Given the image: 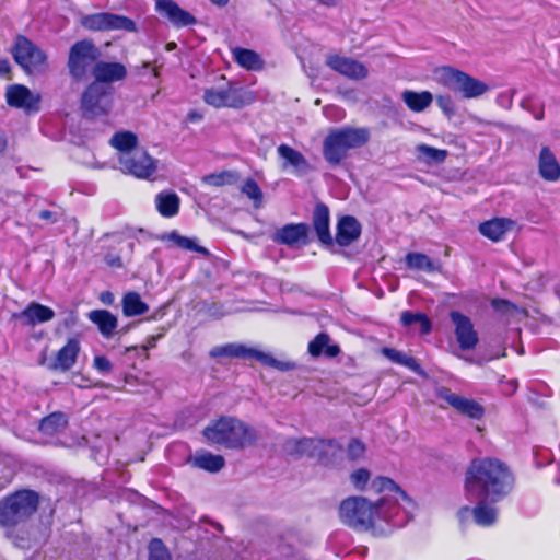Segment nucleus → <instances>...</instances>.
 Segmentation results:
<instances>
[{
  "instance_id": "f257e3e1",
  "label": "nucleus",
  "mask_w": 560,
  "mask_h": 560,
  "mask_svg": "<svg viewBox=\"0 0 560 560\" xmlns=\"http://www.w3.org/2000/svg\"><path fill=\"white\" fill-rule=\"evenodd\" d=\"M514 478L509 467L490 457L474 459L465 476L466 499L502 500L512 490Z\"/></svg>"
},
{
  "instance_id": "f03ea898",
  "label": "nucleus",
  "mask_w": 560,
  "mask_h": 560,
  "mask_svg": "<svg viewBox=\"0 0 560 560\" xmlns=\"http://www.w3.org/2000/svg\"><path fill=\"white\" fill-rule=\"evenodd\" d=\"M371 488L384 495L375 503V523L384 521L393 527H402L412 517L415 502L390 478L377 477Z\"/></svg>"
},
{
  "instance_id": "7ed1b4c3",
  "label": "nucleus",
  "mask_w": 560,
  "mask_h": 560,
  "mask_svg": "<svg viewBox=\"0 0 560 560\" xmlns=\"http://www.w3.org/2000/svg\"><path fill=\"white\" fill-rule=\"evenodd\" d=\"M205 438L231 450H242L257 440V432L234 417H221L203 429Z\"/></svg>"
},
{
  "instance_id": "20e7f679",
  "label": "nucleus",
  "mask_w": 560,
  "mask_h": 560,
  "mask_svg": "<svg viewBox=\"0 0 560 560\" xmlns=\"http://www.w3.org/2000/svg\"><path fill=\"white\" fill-rule=\"evenodd\" d=\"M370 131L365 127H341L331 129L323 141V156L330 166H338L347 156L348 151L366 144Z\"/></svg>"
},
{
  "instance_id": "39448f33",
  "label": "nucleus",
  "mask_w": 560,
  "mask_h": 560,
  "mask_svg": "<svg viewBox=\"0 0 560 560\" xmlns=\"http://www.w3.org/2000/svg\"><path fill=\"white\" fill-rule=\"evenodd\" d=\"M39 495L33 490H19L0 500V526L10 534L24 525L37 511Z\"/></svg>"
},
{
  "instance_id": "423d86ee",
  "label": "nucleus",
  "mask_w": 560,
  "mask_h": 560,
  "mask_svg": "<svg viewBox=\"0 0 560 560\" xmlns=\"http://www.w3.org/2000/svg\"><path fill=\"white\" fill-rule=\"evenodd\" d=\"M14 61L27 74L43 73L48 68L47 54L25 35H18L10 49Z\"/></svg>"
},
{
  "instance_id": "0eeeda50",
  "label": "nucleus",
  "mask_w": 560,
  "mask_h": 560,
  "mask_svg": "<svg viewBox=\"0 0 560 560\" xmlns=\"http://www.w3.org/2000/svg\"><path fill=\"white\" fill-rule=\"evenodd\" d=\"M438 81L465 98L479 97L489 90L485 82L452 67H442L438 71Z\"/></svg>"
},
{
  "instance_id": "6e6552de",
  "label": "nucleus",
  "mask_w": 560,
  "mask_h": 560,
  "mask_svg": "<svg viewBox=\"0 0 560 560\" xmlns=\"http://www.w3.org/2000/svg\"><path fill=\"white\" fill-rule=\"evenodd\" d=\"M340 518L345 524L357 529L375 527V503L362 497L343 500L339 508Z\"/></svg>"
},
{
  "instance_id": "1a4fd4ad",
  "label": "nucleus",
  "mask_w": 560,
  "mask_h": 560,
  "mask_svg": "<svg viewBox=\"0 0 560 560\" xmlns=\"http://www.w3.org/2000/svg\"><path fill=\"white\" fill-rule=\"evenodd\" d=\"M113 106V91L109 85L92 82L81 97V109L88 119L105 117Z\"/></svg>"
},
{
  "instance_id": "9d476101",
  "label": "nucleus",
  "mask_w": 560,
  "mask_h": 560,
  "mask_svg": "<svg viewBox=\"0 0 560 560\" xmlns=\"http://www.w3.org/2000/svg\"><path fill=\"white\" fill-rule=\"evenodd\" d=\"M100 56L101 51L92 39L75 42L69 49L67 62L71 78L77 81L84 79L88 70L97 62Z\"/></svg>"
},
{
  "instance_id": "9b49d317",
  "label": "nucleus",
  "mask_w": 560,
  "mask_h": 560,
  "mask_svg": "<svg viewBox=\"0 0 560 560\" xmlns=\"http://www.w3.org/2000/svg\"><path fill=\"white\" fill-rule=\"evenodd\" d=\"M81 25L90 31L105 32V31H127L136 32V23L125 16L109 12H98L84 15L81 19Z\"/></svg>"
},
{
  "instance_id": "f8f14e48",
  "label": "nucleus",
  "mask_w": 560,
  "mask_h": 560,
  "mask_svg": "<svg viewBox=\"0 0 560 560\" xmlns=\"http://www.w3.org/2000/svg\"><path fill=\"white\" fill-rule=\"evenodd\" d=\"M119 170L140 179L150 178L156 171V160L144 150H133L118 156Z\"/></svg>"
},
{
  "instance_id": "ddd939ff",
  "label": "nucleus",
  "mask_w": 560,
  "mask_h": 560,
  "mask_svg": "<svg viewBox=\"0 0 560 560\" xmlns=\"http://www.w3.org/2000/svg\"><path fill=\"white\" fill-rule=\"evenodd\" d=\"M470 502H475L476 505L470 509L465 505L458 511V518L460 523H464L469 516H472L474 522L482 527L492 526L498 518V510L493 505L495 502H491V499H467Z\"/></svg>"
},
{
  "instance_id": "4468645a",
  "label": "nucleus",
  "mask_w": 560,
  "mask_h": 560,
  "mask_svg": "<svg viewBox=\"0 0 560 560\" xmlns=\"http://www.w3.org/2000/svg\"><path fill=\"white\" fill-rule=\"evenodd\" d=\"M202 98L206 104L215 108H241L245 105L242 89H238L231 83H229L225 89H206Z\"/></svg>"
},
{
  "instance_id": "2eb2a0df",
  "label": "nucleus",
  "mask_w": 560,
  "mask_h": 560,
  "mask_svg": "<svg viewBox=\"0 0 560 560\" xmlns=\"http://www.w3.org/2000/svg\"><path fill=\"white\" fill-rule=\"evenodd\" d=\"M5 100L9 106L31 114L39 110L42 97L38 93H33L25 85L13 84L7 89Z\"/></svg>"
},
{
  "instance_id": "dca6fc26",
  "label": "nucleus",
  "mask_w": 560,
  "mask_h": 560,
  "mask_svg": "<svg viewBox=\"0 0 560 560\" xmlns=\"http://www.w3.org/2000/svg\"><path fill=\"white\" fill-rule=\"evenodd\" d=\"M436 395L463 416L479 420L485 415V408L478 401L452 393L446 387L439 388Z\"/></svg>"
},
{
  "instance_id": "f3484780",
  "label": "nucleus",
  "mask_w": 560,
  "mask_h": 560,
  "mask_svg": "<svg viewBox=\"0 0 560 560\" xmlns=\"http://www.w3.org/2000/svg\"><path fill=\"white\" fill-rule=\"evenodd\" d=\"M450 317L455 326V336L462 350L476 348L479 338L470 318L458 311H452Z\"/></svg>"
},
{
  "instance_id": "a211bd4d",
  "label": "nucleus",
  "mask_w": 560,
  "mask_h": 560,
  "mask_svg": "<svg viewBox=\"0 0 560 560\" xmlns=\"http://www.w3.org/2000/svg\"><path fill=\"white\" fill-rule=\"evenodd\" d=\"M155 10L175 27H185L197 23L196 18L182 9L173 0H156Z\"/></svg>"
},
{
  "instance_id": "6ab92c4d",
  "label": "nucleus",
  "mask_w": 560,
  "mask_h": 560,
  "mask_svg": "<svg viewBox=\"0 0 560 560\" xmlns=\"http://www.w3.org/2000/svg\"><path fill=\"white\" fill-rule=\"evenodd\" d=\"M326 63L332 70L350 79L359 80L368 75V69L363 63L348 57L331 55L327 58Z\"/></svg>"
},
{
  "instance_id": "aec40b11",
  "label": "nucleus",
  "mask_w": 560,
  "mask_h": 560,
  "mask_svg": "<svg viewBox=\"0 0 560 560\" xmlns=\"http://www.w3.org/2000/svg\"><path fill=\"white\" fill-rule=\"evenodd\" d=\"M55 317L52 308L37 302H31L23 311L14 313L12 318L25 326H35L51 320Z\"/></svg>"
},
{
  "instance_id": "412c9836",
  "label": "nucleus",
  "mask_w": 560,
  "mask_h": 560,
  "mask_svg": "<svg viewBox=\"0 0 560 560\" xmlns=\"http://www.w3.org/2000/svg\"><path fill=\"white\" fill-rule=\"evenodd\" d=\"M94 82L107 85L116 81H121L127 75L126 67L120 62L97 61L92 69Z\"/></svg>"
},
{
  "instance_id": "4be33fe9",
  "label": "nucleus",
  "mask_w": 560,
  "mask_h": 560,
  "mask_svg": "<svg viewBox=\"0 0 560 560\" xmlns=\"http://www.w3.org/2000/svg\"><path fill=\"white\" fill-rule=\"evenodd\" d=\"M80 349L79 340L70 338L67 343L58 350L48 368L55 371H69L77 363Z\"/></svg>"
},
{
  "instance_id": "5701e85b",
  "label": "nucleus",
  "mask_w": 560,
  "mask_h": 560,
  "mask_svg": "<svg viewBox=\"0 0 560 560\" xmlns=\"http://www.w3.org/2000/svg\"><path fill=\"white\" fill-rule=\"evenodd\" d=\"M308 226L305 223H289L278 229L272 236L273 242L287 246H294L300 242L305 243Z\"/></svg>"
},
{
  "instance_id": "b1692460",
  "label": "nucleus",
  "mask_w": 560,
  "mask_h": 560,
  "mask_svg": "<svg viewBox=\"0 0 560 560\" xmlns=\"http://www.w3.org/2000/svg\"><path fill=\"white\" fill-rule=\"evenodd\" d=\"M361 225L359 221L351 215L342 217L337 224L336 242L340 246H349L360 237Z\"/></svg>"
},
{
  "instance_id": "393cba45",
  "label": "nucleus",
  "mask_w": 560,
  "mask_h": 560,
  "mask_svg": "<svg viewBox=\"0 0 560 560\" xmlns=\"http://www.w3.org/2000/svg\"><path fill=\"white\" fill-rule=\"evenodd\" d=\"M279 156L283 160V167L291 166L298 175H303L311 170L306 158L298 150L288 144H280L277 148Z\"/></svg>"
},
{
  "instance_id": "a878e982",
  "label": "nucleus",
  "mask_w": 560,
  "mask_h": 560,
  "mask_svg": "<svg viewBox=\"0 0 560 560\" xmlns=\"http://www.w3.org/2000/svg\"><path fill=\"white\" fill-rule=\"evenodd\" d=\"M329 209L324 203H317L313 212V226L318 240L326 245L332 244V237L329 230Z\"/></svg>"
},
{
  "instance_id": "bb28decb",
  "label": "nucleus",
  "mask_w": 560,
  "mask_h": 560,
  "mask_svg": "<svg viewBox=\"0 0 560 560\" xmlns=\"http://www.w3.org/2000/svg\"><path fill=\"white\" fill-rule=\"evenodd\" d=\"M515 222L506 218H494L482 222L479 225V232L487 238L499 242L504 235L513 229Z\"/></svg>"
},
{
  "instance_id": "cd10ccee",
  "label": "nucleus",
  "mask_w": 560,
  "mask_h": 560,
  "mask_svg": "<svg viewBox=\"0 0 560 560\" xmlns=\"http://www.w3.org/2000/svg\"><path fill=\"white\" fill-rule=\"evenodd\" d=\"M538 170L540 176L548 182H557L560 178V164L548 147L540 150Z\"/></svg>"
},
{
  "instance_id": "c85d7f7f",
  "label": "nucleus",
  "mask_w": 560,
  "mask_h": 560,
  "mask_svg": "<svg viewBox=\"0 0 560 560\" xmlns=\"http://www.w3.org/2000/svg\"><path fill=\"white\" fill-rule=\"evenodd\" d=\"M318 443L319 439H289L284 443V450L290 455L316 458V451L320 446Z\"/></svg>"
},
{
  "instance_id": "c756f323",
  "label": "nucleus",
  "mask_w": 560,
  "mask_h": 560,
  "mask_svg": "<svg viewBox=\"0 0 560 560\" xmlns=\"http://www.w3.org/2000/svg\"><path fill=\"white\" fill-rule=\"evenodd\" d=\"M256 349L248 348L241 343H226L224 346H218L210 350V357L212 358H240V359H255Z\"/></svg>"
},
{
  "instance_id": "7c9ffc66",
  "label": "nucleus",
  "mask_w": 560,
  "mask_h": 560,
  "mask_svg": "<svg viewBox=\"0 0 560 560\" xmlns=\"http://www.w3.org/2000/svg\"><path fill=\"white\" fill-rule=\"evenodd\" d=\"M179 197L176 192L163 190L155 196L158 212L164 218H173L179 211Z\"/></svg>"
},
{
  "instance_id": "2f4dec72",
  "label": "nucleus",
  "mask_w": 560,
  "mask_h": 560,
  "mask_svg": "<svg viewBox=\"0 0 560 560\" xmlns=\"http://www.w3.org/2000/svg\"><path fill=\"white\" fill-rule=\"evenodd\" d=\"M401 100L410 110L421 113L432 104L433 95L429 91L416 92L406 90L401 93Z\"/></svg>"
},
{
  "instance_id": "473e14b6",
  "label": "nucleus",
  "mask_w": 560,
  "mask_h": 560,
  "mask_svg": "<svg viewBox=\"0 0 560 560\" xmlns=\"http://www.w3.org/2000/svg\"><path fill=\"white\" fill-rule=\"evenodd\" d=\"M68 416L62 411H55L44 417L38 424V431L52 436L61 432L68 425Z\"/></svg>"
},
{
  "instance_id": "72a5a7b5",
  "label": "nucleus",
  "mask_w": 560,
  "mask_h": 560,
  "mask_svg": "<svg viewBox=\"0 0 560 560\" xmlns=\"http://www.w3.org/2000/svg\"><path fill=\"white\" fill-rule=\"evenodd\" d=\"M330 337L326 332L318 334L308 343V353L312 357H319L324 354L327 358H335L340 353V348L337 345H329Z\"/></svg>"
},
{
  "instance_id": "f704fd0d",
  "label": "nucleus",
  "mask_w": 560,
  "mask_h": 560,
  "mask_svg": "<svg viewBox=\"0 0 560 560\" xmlns=\"http://www.w3.org/2000/svg\"><path fill=\"white\" fill-rule=\"evenodd\" d=\"M89 319L94 323L105 338L113 336L117 327V318L109 311L95 310L89 313Z\"/></svg>"
},
{
  "instance_id": "c9c22d12",
  "label": "nucleus",
  "mask_w": 560,
  "mask_h": 560,
  "mask_svg": "<svg viewBox=\"0 0 560 560\" xmlns=\"http://www.w3.org/2000/svg\"><path fill=\"white\" fill-rule=\"evenodd\" d=\"M189 462L194 467L206 470L208 472H218L225 465V459L223 456L214 455L210 452L197 453L192 458H190Z\"/></svg>"
},
{
  "instance_id": "e433bc0d",
  "label": "nucleus",
  "mask_w": 560,
  "mask_h": 560,
  "mask_svg": "<svg viewBox=\"0 0 560 560\" xmlns=\"http://www.w3.org/2000/svg\"><path fill=\"white\" fill-rule=\"evenodd\" d=\"M320 446L316 451V459L325 466L331 465L342 454V446L334 439H319Z\"/></svg>"
},
{
  "instance_id": "4c0bfd02",
  "label": "nucleus",
  "mask_w": 560,
  "mask_h": 560,
  "mask_svg": "<svg viewBox=\"0 0 560 560\" xmlns=\"http://www.w3.org/2000/svg\"><path fill=\"white\" fill-rule=\"evenodd\" d=\"M235 61L244 69L257 71L262 69L264 61L254 50L237 47L233 50Z\"/></svg>"
},
{
  "instance_id": "58836bf2",
  "label": "nucleus",
  "mask_w": 560,
  "mask_h": 560,
  "mask_svg": "<svg viewBox=\"0 0 560 560\" xmlns=\"http://www.w3.org/2000/svg\"><path fill=\"white\" fill-rule=\"evenodd\" d=\"M162 240L170 241L176 247L185 249V250H190V252L199 253V254H202L205 256L209 255V250L207 248H205L203 246L198 245L196 243L195 238L183 236V235H180L176 231H172V232H170L167 234H164L162 236Z\"/></svg>"
},
{
  "instance_id": "ea45409f",
  "label": "nucleus",
  "mask_w": 560,
  "mask_h": 560,
  "mask_svg": "<svg viewBox=\"0 0 560 560\" xmlns=\"http://www.w3.org/2000/svg\"><path fill=\"white\" fill-rule=\"evenodd\" d=\"M109 143L118 150V155L122 153H132L133 150H139L137 148L138 138L131 131H120L116 132Z\"/></svg>"
},
{
  "instance_id": "a19ab883",
  "label": "nucleus",
  "mask_w": 560,
  "mask_h": 560,
  "mask_svg": "<svg viewBox=\"0 0 560 560\" xmlns=\"http://www.w3.org/2000/svg\"><path fill=\"white\" fill-rule=\"evenodd\" d=\"M149 306L137 292H128L122 298V312L126 316H138L147 313Z\"/></svg>"
},
{
  "instance_id": "79ce46f5",
  "label": "nucleus",
  "mask_w": 560,
  "mask_h": 560,
  "mask_svg": "<svg viewBox=\"0 0 560 560\" xmlns=\"http://www.w3.org/2000/svg\"><path fill=\"white\" fill-rule=\"evenodd\" d=\"M382 352L392 362L406 366L419 375L423 373L421 365L415 358L393 348H383Z\"/></svg>"
},
{
  "instance_id": "37998d69",
  "label": "nucleus",
  "mask_w": 560,
  "mask_h": 560,
  "mask_svg": "<svg viewBox=\"0 0 560 560\" xmlns=\"http://www.w3.org/2000/svg\"><path fill=\"white\" fill-rule=\"evenodd\" d=\"M406 265L410 269L424 270L433 272L439 269V266L425 254L422 253H408L405 257Z\"/></svg>"
},
{
  "instance_id": "c03bdc74",
  "label": "nucleus",
  "mask_w": 560,
  "mask_h": 560,
  "mask_svg": "<svg viewBox=\"0 0 560 560\" xmlns=\"http://www.w3.org/2000/svg\"><path fill=\"white\" fill-rule=\"evenodd\" d=\"M240 175L237 172L223 171L217 174H209L203 176L202 182L207 185L221 187L225 185H234L238 182Z\"/></svg>"
},
{
  "instance_id": "a18cd8bd",
  "label": "nucleus",
  "mask_w": 560,
  "mask_h": 560,
  "mask_svg": "<svg viewBox=\"0 0 560 560\" xmlns=\"http://www.w3.org/2000/svg\"><path fill=\"white\" fill-rule=\"evenodd\" d=\"M400 322L404 326H410L415 323H419L421 334H429L432 329L430 319L423 313H411L409 311H405L401 313Z\"/></svg>"
},
{
  "instance_id": "49530a36",
  "label": "nucleus",
  "mask_w": 560,
  "mask_h": 560,
  "mask_svg": "<svg viewBox=\"0 0 560 560\" xmlns=\"http://www.w3.org/2000/svg\"><path fill=\"white\" fill-rule=\"evenodd\" d=\"M255 360L259 361L260 363H262L267 366L276 368L280 371H290L295 366L294 363L279 361V360L275 359L271 354L265 353L257 349H256V353H255Z\"/></svg>"
},
{
  "instance_id": "de8ad7c7",
  "label": "nucleus",
  "mask_w": 560,
  "mask_h": 560,
  "mask_svg": "<svg viewBox=\"0 0 560 560\" xmlns=\"http://www.w3.org/2000/svg\"><path fill=\"white\" fill-rule=\"evenodd\" d=\"M521 107L530 113L536 120H542L545 117L544 103L534 96L524 97Z\"/></svg>"
},
{
  "instance_id": "09e8293b",
  "label": "nucleus",
  "mask_w": 560,
  "mask_h": 560,
  "mask_svg": "<svg viewBox=\"0 0 560 560\" xmlns=\"http://www.w3.org/2000/svg\"><path fill=\"white\" fill-rule=\"evenodd\" d=\"M149 560H171V555L161 539L153 538L150 541Z\"/></svg>"
},
{
  "instance_id": "8fccbe9b",
  "label": "nucleus",
  "mask_w": 560,
  "mask_h": 560,
  "mask_svg": "<svg viewBox=\"0 0 560 560\" xmlns=\"http://www.w3.org/2000/svg\"><path fill=\"white\" fill-rule=\"evenodd\" d=\"M241 191L245 194L249 199H252L256 206H259L262 201V191L256 180L253 178H247L242 188Z\"/></svg>"
},
{
  "instance_id": "3c124183",
  "label": "nucleus",
  "mask_w": 560,
  "mask_h": 560,
  "mask_svg": "<svg viewBox=\"0 0 560 560\" xmlns=\"http://www.w3.org/2000/svg\"><path fill=\"white\" fill-rule=\"evenodd\" d=\"M417 150L427 161L443 162L447 156V152L445 150L436 149L427 144L418 145Z\"/></svg>"
},
{
  "instance_id": "603ef678",
  "label": "nucleus",
  "mask_w": 560,
  "mask_h": 560,
  "mask_svg": "<svg viewBox=\"0 0 560 560\" xmlns=\"http://www.w3.org/2000/svg\"><path fill=\"white\" fill-rule=\"evenodd\" d=\"M365 445L358 439H352L347 447V456L350 460H357L364 456Z\"/></svg>"
},
{
  "instance_id": "864d4df0",
  "label": "nucleus",
  "mask_w": 560,
  "mask_h": 560,
  "mask_svg": "<svg viewBox=\"0 0 560 560\" xmlns=\"http://www.w3.org/2000/svg\"><path fill=\"white\" fill-rule=\"evenodd\" d=\"M370 477H371V475L368 469L360 468V469L354 470L350 475V480H351L352 485L354 486V488L362 490L368 485Z\"/></svg>"
},
{
  "instance_id": "5fc2aeb1",
  "label": "nucleus",
  "mask_w": 560,
  "mask_h": 560,
  "mask_svg": "<svg viewBox=\"0 0 560 560\" xmlns=\"http://www.w3.org/2000/svg\"><path fill=\"white\" fill-rule=\"evenodd\" d=\"M436 104L447 117L455 114V104L450 95H438Z\"/></svg>"
},
{
  "instance_id": "6e6d98bb",
  "label": "nucleus",
  "mask_w": 560,
  "mask_h": 560,
  "mask_svg": "<svg viewBox=\"0 0 560 560\" xmlns=\"http://www.w3.org/2000/svg\"><path fill=\"white\" fill-rule=\"evenodd\" d=\"M93 366L101 374H108L113 370L112 362L105 355H96V357H94V359H93Z\"/></svg>"
},
{
  "instance_id": "4d7b16f0",
  "label": "nucleus",
  "mask_w": 560,
  "mask_h": 560,
  "mask_svg": "<svg viewBox=\"0 0 560 560\" xmlns=\"http://www.w3.org/2000/svg\"><path fill=\"white\" fill-rule=\"evenodd\" d=\"M492 307L500 313L508 314L515 310V305L504 299H493L491 301Z\"/></svg>"
},
{
  "instance_id": "13d9d810",
  "label": "nucleus",
  "mask_w": 560,
  "mask_h": 560,
  "mask_svg": "<svg viewBox=\"0 0 560 560\" xmlns=\"http://www.w3.org/2000/svg\"><path fill=\"white\" fill-rule=\"evenodd\" d=\"M155 342H156V337L152 336V337H150L148 339L147 343L143 345L141 348L135 347L133 349L136 351L141 352V354L144 357V359H147L148 358V351L155 347Z\"/></svg>"
},
{
  "instance_id": "bf43d9fd",
  "label": "nucleus",
  "mask_w": 560,
  "mask_h": 560,
  "mask_svg": "<svg viewBox=\"0 0 560 560\" xmlns=\"http://www.w3.org/2000/svg\"><path fill=\"white\" fill-rule=\"evenodd\" d=\"M105 262L115 268H120L122 266V260L119 255L116 254H107L105 256Z\"/></svg>"
},
{
  "instance_id": "052dcab7",
  "label": "nucleus",
  "mask_w": 560,
  "mask_h": 560,
  "mask_svg": "<svg viewBox=\"0 0 560 560\" xmlns=\"http://www.w3.org/2000/svg\"><path fill=\"white\" fill-rule=\"evenodd\" d=\"M38 217L42 220L49 221V222H57L58 221V213L50 211V210H42L38 214Z\"/></svg>"
},
{
  "instance_id": "680f3d73",
  "label": "nucleus",
  "mask_w": 560,
  "mask_h": 560,
  "mask_svg": "<svg viewBox=\"0 0 560 560\" xmlns=\"http://www.w3.org/2000/svg\"><path fill=\"white\" fill-rule=\"evenodd\" d=\"M114 300V294L110 291H104L100 294V301L105 305L113 304Z\"/></svg>"
},
{
  "instance_id": "e2e57ef3",
  "label": "nucleus",
  "mask_w": 560,
  "mask_h": 560,
  "mask_svg": "<svg viewBox=\"0 0 560 560\" xmlns=\"http://www.w3.org/2000/svg\"><path fill=\"white\" fill-rule=\"evenodd\" d=\"M11 71V65L8 59H0V75L4 77Z\"/></svg>"
},
{
  "instance_id": "0e129e2a",
  "label": "nucleus",
  "mask_w": 560,
  "mask_h": 560,
  "mask_svg": "<svg viewBox=\"0 0 560 560\" xmlns=\"http://www.w3.org/2000/svg\"><path fill=\"white\" fill-rule=\"evenodd\" d=\"M316 1L326 7H336L340 2V0H316Z\"/></svg>"
},
{
  "instance_id": "69168bd1",
  "label": "nucleus",
  "mask_w": 560,
  "mask_h": 560,
  "mask_svg": "<svg viewBox=\"0 0 560 560\" xmlns=\"http://www.w3.org/2000/svg\"><path fill=\"white\" fill-rule=\"evenodd\" d=\"M7 148V139L3 135H0V153Z\"/></svg>"
},
{
  "instance_id": "338daca9",
  "label": "nucleus",
  "mask_w": 560,
  "mask_h": 560,
  "mask_svg": "<svg viewBox=\"0 0 560 560\" xmlns=\"http://www.w3.org/2000/svg\"><path fill=\"white\" fill-rule=\"evenodd\" d=\"M213 4L219 7H225L229 3V0H210Z\"/></svg>"
},
{
  "instance_id": "774afa93",
  "label": "nucleus",
  "mask_w": 560,
  "mask_h": 560,
  "mask_svg": "<svg viewBox=\"0 0 560 560\" xmlns=\"http://www.w3.org/2000/svg\"><path fill=\"white\" fill-rule=\"evenodd\" d=\"M555 482L560 485V475L555 478Z\"/></svg>"
}]
</instances>
